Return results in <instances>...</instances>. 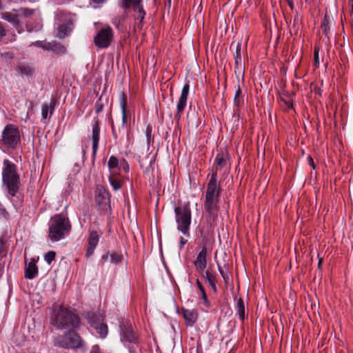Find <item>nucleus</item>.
Listing matches in <instances>:
<instances>
[{"instance_id": "obj_51", "label": "nucleus", "mask_w": 353, "mask_h": 353, "mask_svg": "<svg viewBox=\"0 0 353 353\" xmlns=\"http://www.w3.org/2000/svg\"><path fill=\"white\" fill-rule=\"evenodd\" d=\"M287 1H288V3L289 6L292 10L294 8V3H293L292 0H287Z\"/></svg>"}, {"instance_id": "obj_43", "label": "nucleus", "mask_w": 353, "mask_h": 353, "mask_svg": "<svg viewBox=\"0 0 353 353\" xmlns=\"http://www.w3.org/2000/svg\"><path fill=\"white\" fill-rule=\"evenodd\" d=\"M196 285L201 293L205 291L203 285H202V283H201V281L199 279H196Z\"/></svg>"}, {"instance_id": "obj_25", "label": "nucleus", "mask_w": 353, "mask_h": 353, "mask_svg": "<svg viewBox=\"0 0 353 353\" xmlns=\"http://www.w3.org/2000/svg\"><path fill=\"white\" fill-rule=\"evenodd\" d=\"M56 104V100L53 99L50 104L44 103L42 105V117L43 119H47L48 111L50 109V114L52 113V111L54 108Z\"/></svg>"}, {"instance_id": "obj_9", "label": "nucleus", "mask_w": 353, "mask_h": 353, "mask_svg": "<svg viewBox=\"0 0 353 353\" xmlns=\"http://www.w3.org/2000/svg\"><path fill=\"white\" fill-rule=\"evenodd\" d=\"M112 36V30L110 27L102 28L94 38V44L100 48H106L110 45Z\"/></svg>"}, {"instance_id": "obj_58", "label": "nucleus", "mask_w": 353, "mask_h": 353, "mask_svg": "<svg viewBox=\"0 0 353 353\" xmlns=\"http://www.w3.org/2000/svg\"><path fill=\"white\" fill-rule=\"evenodd\" d=\"M351 1H353V0H348L349 3H350Z\"/></svg>"}, {"instance_id": "obj_50", "label": "nucleus", "mask_w": 353, "mask_h": 353, "mask_svg": "<svg viewBox=\"0 0 353 353\" xmlns=\"http://www.w3.org/2000/svg\"><path fill=\"white\" fill-rule=\"evenodd\" d=\"M318 257H319L318 268L320 269L322 265V263H323V258L319 257V255H318Z\"/></svg>"}, {"instance_id": "obj_3", "label": "nucleus", "mask_w": 353, "mask_h": 353, "mask_svg": "<svg viewBox=\"0 0 353 353\" xmlns=\"http://www.w3.org/2000/svg\"><path fill=\"white\" fill-rule=\"evenodd\" d=\"M70 229V221L65 214H55L50 220L48 236L52 241H60Z\"/></svg>"}, {"instance_id": "obj_4", "label": "nucleus", "mask_w": 353, "mask_h": 353, "mask_svg": "<svg viewBox=\"0 0 353 353\" xmlns=\"http://www.w3.org/2000/svg\"><path fill=\"white\" fill-rule=\"evenodd\" d=\"M3 170L2 172L3 183L8 189V193L14 196L19 188V176L17 173L15 164L8 159L3 161Z\"/></svg>"}, {"instance_id": "obj_53", "label": "nucleus", "mask_w": 353, "mask_h": 353, "mask_svg": "<svg viewBox=\"0 0 353 353\" xmlns=\"http://www.w3.org/2000/svg\"><path fill=\"white\" fill-rule=\"evenodd\" d=\"M108 254H105V255H103V256H102V259H103V260H105V261H106V260L108 259Z\"/></svg>"}, {"instance_id": "obj_16", "label": "nucleus", "mask_w": 353, "mask_h": 353, "mask_svg": "<svg viewBox=\"0 0 353 353\" xmlns=\"http://www.w3.org/2000/svg\"><path fill=\"white\" fill-rule=\"evenodd\" d=\"M99 242V235L97 232L92 231L88 238V246L86 250L85 256L89 258L94 251V248Z\"/></svg>"}, {"instance_id": "obj_36", "label": "nucleus", "mask_w": 353, "mask_h": 353, "mask_svg": "<svg viewBox=\"0 0 353 353\" xmlns=\"http://www.w3.org/2000/svg\"><path fill=\"white\" fill-rule=\"evenodd\" d=\"M110 257H111V263H118L119 261H121L122 255L114 252L110 255Z\"/></svg>"}, {"instance_id": "obj_28", "label": "nucleus", "mask_w": 353, "mask_h": 353, "mask_svg": "<svg viewBox=\"0 0 353 353\" xmlns=\"http://www.w3.org/2000/svg\"><path fill=\"white\" fill-rule=\"evenodd\" d=\"M71 30V29L68 27V26L67 24H61L59 26V28H58V34H57V37L61 38V39H63L64 38L65 36H67V34H68V32H70Z\"/></svg>"}, {"instance_id": "obj_20", "label": "nucleus", "mask_w": 353, "mask_h": 353, "mask_svg": "<svg viewBox=\"0 0 353 353\" xmlns=\"http://www.w3.org/2000/svg\"><path fill=\"white\" fill-rule=\"evenodd\" d=\"M21 14H14L6 12L4 14L3 19L8 22L12 23L15 26H19L21 23Z\"/></svg>"}, {"instance_id": "obj_48", "label": "nucleus", "mask_w": 353, "mask_h": 353, "mask_svg": "<svg viewBox=\"0 0 353 353\" xmlns=\"http://www.w3.org/2000/svg\"><path fill=\"white\" fill-rule=\"evenodd\" d=\"M188 242L187 240L184 239L183 237H181L180 238V245H181V248L183 247V245L185 244H186Z\"/></svg>"}, {"instance_id": "obj_18", "label": "nucleus", "mask_w": 353, "mask_h": 353, "mask_svg": "<svg viewBox=\"0 0 353 353\" xmlns=\"http://www.w3.org/2000/svg\"><path fill=\"white\" fill-rule=\"evenodd\" d=\"M38 274V268L36 265V262L34 259L26 266L25 268V277L28 279H32Z\"/></svg>"}, {"instance_id": "obj_13", "label": "nucleus", "mask_w": 353, "mask_h": 353, "mask_svg": "<svg viewBox=\"0 0 353 353\" xmlns=\"http://www.w3.org/2000/svg\"><path fill=\"white\" fill-rule=\"evenodd\" d=\"M207 249L203 247L201 250L197 254L196 259L194 263L196 269L200 272H203L207 265Z\"/></svg>"}, {"instance_id": "obj_11", "label": "nucleus", "mask_w": 353, "mask_h": 353, "mask_svg": "<svg viewBox=\"0 0 353 353\" xmlns=\"http://www.w3.org/2000/svg\"><path fill=\"white\" fill-rule=\"evenodd\" d=\"M95 202L102 209L110 207V197L108 192L101 185H97L95 189Z\"/></svg>"}, {"instance_id": "obj_44", "label": "nucleus", "mask_w": 353, "mask_h": 353, "mask_svg": "<svg viewBox=\"0 0 353 353\" xmlns=\"http://www.w3.org/2000/svg\"><path fill=\"white\" fill-rule=\"evenodd\" d=\"M307 163L309 164V165L312 168V169H315V164H314V160L312 159V157L309 155L307 158Z\"/></svg>"}, {"instance_id": "obj_45", "label": "nucleus", "mask_w": 353, "mask_h": 353, "mask_svg": "<svg viewBox=\"0 0 353 353\" xmlns=\"http://www.w3.org/2000/svg\"><path fill=\"white\" fill-rule=\"evenodd\" d=\"M241 58L240 56V50H236V55H235V62L236 64H238L239 61H241Z\"/></svg>"}, {"instance_id": "obj_5", "label": "nucleus", "mask_w": 353, "mask_h": 353, "mask_svg": "<svg viewBox=\"0 0 353 353\" xmlns=\"http://www.w3.org/2000/svg\"><path fill=\"white\" fill-rule=\"evenodd\" d=\"M176 229L187 237H190L192 222V211L188 204L180 205L174 208Z\"/></svg>"}, {"instance_id": "obj_42", "label": "nucleus", "mask_w": 353, "mask_h": 353, "mask_svg": "<svg viewBox=\"0 0 353 353\" xmlns=\"http://www.w3.org/2000/svg\"><path fill=\"white\" fill-rule=\"evenodd\" d=\"M52 48V42H46L43 41V44L42 46V49L48 51H51Z\"/></svg>"}, {"instance_id": "obj_30", "label": "nucleus", "mask_w": 353, "mask_h": 353, "mask_svg": "<svg viewBox=\"0 0 353 353\" xmlns=\"http://www.w3.org/2000/svg\"><path fill=\"white\" fill-rule=\"evenodd\" d=\"M34 12V10L32 9H28V8H21L19 10L18 14H21V17L22 16L25 17H30Z\"/></svg>"}, {"instance_id": "obj_2", "label": "nucleus", "mask_w": 353, "mask_h": 353, "mask_svg": "<svg viewBox=\"0 0 353 353\" xmlns=\"http://www.w3.org/2000/svg\"><path fill=\"white\" fill-rule=\"evenodd\" d=\"M80 319L71 310L60 306L53 311L51 324L58 330H75L79 326Z\"/></svg>"}, {"instance_id": "obj_33", "label": "nucleus", "mask_w": 353, "mask_h": 353, "mask_svg": "<svg viewBox=\"0 0 353 353\" xmlns=\"http://www.w3.org/2000/svg\"><path fill=\"white\" fill-rule=\"evenodd\" d=\"M119 169L121 170H122L124 172L129 171V169H130L129 165L125 159H122L120 160L119 164Z\"/></svg>"}, {"instance_id": "obj_55", "label": "nucleus", "mask_w": 353, "mask_h": 353, "mask_svg": "<svg viewBox=\"0 0 353 353\" xmlns=\"http://www.w3.org/2000/svg\"><path fill=\"white\" fill-rule=\"evenodd\" d=\"M101 108H102V106H100L99 108H97V112H99L101 110Z\"/></svg>"}, {"instance_id": "obj_6", "label": "nucleus", "mask_w": 353, "mask_h": 353, "mask_svg": "<svg viewBox=\"0 0 353 353\" xmlns=\"http://www.w3.org/2000/svg\"><path fill=\"white\" fill-rule=\"evenodd\" d=\"M68 330L54 339V346L65 349H79L83 347L85 343L79 334L74 330Z\"/></svg>"}, {"instance_id": "obj_1", "label": "nucleus", "mask_w": 353, "mask_h": 353, "mask_svg": "<svg viewBox=\"0 0 353 353\" xmlns=\"http://www.w3.org/2000/svg\"><path fill=\"white\" fill-rule=\"evenodd\" d=\"M221 183L218 181L216 170H212L210 179L207 184L204 208L206 212L205 221L210 228L216 225L220 208Z\"/></svg>"}, {"instance_id": "obj_12", "label": "nucleus", "mask_w": 353, "mask_h": 353, "mask_svg": "<svg viewBox=\"0 0 353 353\" xmlns=\"http://www.w3.org/2000/svg\"><path fill=\"white\" fill-rule=\"evenodd\" d=\"M141 2L142 0H134V20L139 21L137 23L139 28L143 27V20L146 14Z\"/></svg>"}, {"instance_id": "obj_21", "label": "nucleus", "mask_w": 353, "mask_h": 353, "mask_svg": "<svg viewBox=\"0 0 353 353\" xmlns=\"http://www.w3.org/2000/svg\"><path fill=\"white\" fill-rule=\"evenodd\" d=\"M228 157V154H224L223 152L218 153L215 158V164H216V170L217 171L218 168H223L226 165L227 159Z\"/></svg>"}, {"instance_id": "obj_31", "label": "nucleus", "mask_w": 353, "mask_h": 353, "mask_svg": "<svg viewBox=\"0 0 353 353\" xmlns=\"http://www.w3.org/2000/svg\"><path fill=\"white\" fill-rule=\"evenodd\" d=\"M319 50L320 48L318 46H315L314 48V65L316 68H319L320 62H319Z\"/></svg>"}, {"instance_id": "obj_35", "label": "nucleus", "mask_w": 353, "mask_h": 353, "mask_svg": "<svg viewBox=\"0 0 353 353\" xmlns=\"http://www.w3.org/2000/svg\"><path fill=\"white\" fill-rule=\"evenodd\" d=\"M201 299L203 301V303L204 306L206 307L207 308H210L211 307V304L208 299L206 292L205 291L203 292H201Z\"/></svg>"}, {"instance_id": "obj_39", "label": "nucleus", "mask_w": 353, "mask_h": 353, "mask_svg": "<svg viewBox=\"0 0 353 353\" xmlns=\"http://www.w3.org/2000/svg\"><path fill=\"white\" fill-rule=\"evenodd\" d=\"M132 4V0H122L121 3V6L123 9H127L130 7Z\"/></svg>"}, {"instance_id": "obj_54", "label": "nucleus", "mask_w": 353, "mask_h": 353, "mask_svg": "<svg viewBox=\"0 0 353 353\" xmlns=\"http://www.w3.org/2000/svg\"><path fill=\"white\" fill-rule=\"evenodd\" d=\"M296 23H298V19H296V18H295V19H294V26H295V24H296Z\"/></svg>"}, {"instance_id": "obj_10", "label": "nucleus", "mask_w": 353, "mask_h": 353, "mask_svg": "<svg viewBox=\"0 0 353 353\" xmlns=\"http://www.w3.org/2000/svg\"><path fill=\"white\" fill-rule=\"evenodd\" d=\"M189 90L190 85L189 83L188 82L184 84L182 88L181 93L176 105V112L174 114V119L177 122H179L181 119L182 114L186 107Z\"/></svg>"}, {"instance_id": "obj_56", "label": "nucleus", "mask_w": 353, "mask_h": 353, "mask_svg": "<svg viewBox=\"0 0 353 353\" xmlns=\"http://www.w3.org/2000/svg\"><path fill=\"white\" fill-rule=\"evenodd\" d=\"M350 3H351V9L353 10V1H351Z\"/></svg>"}, {"instance_id": "obj_59", "label": "nucleus", "mask_w": 353, "mask_h": 353, "mask_svg": "<svg viewBox=\"0 0 353 353\" xmlns=\"http://www.w3.org/2000/svg\"><path fill=\"white\" fill-rule=\"evenodd\" d=\"M133 96H134V99L135 98V94L134 93L133 94Z\"/></svg>"}, {"instance_id": "obj_8", "label": "nucleus", "mask_w": 353, "mask_h": 353, "mask_svg": "<svg viewBox=\"0 0 353 353\" xmlns=\"http://www.w3.org/2000/svg\"><path fill=\"white\" fill-rule=\"evenodd\" d=\"M89 323L90 326L99 334L100 338H105L108 332V329L105 322V317L103 314L100 313L92 314L89 318Z\"/></svg>"}, {"instance_id": "obj_40", "label": "nucleus", "mask_w": 353, "mask_h": 353, "mask_svg": "<svg viewBox=\"0 0 353 353\" xmlns=\"http://www.w3.org/2000/svg\"><path fill=\"white\" fill-rule=\"evenodd\" d=\"M0 55L1 58L6 59H12L14 57L13 53L10 52L1 53Z\"/></svg>"}, {"instance_id": "obj_17", "label": "nucleus", "mask_w": 353, "mask_h": 353, "mask_svg": "<svg viewBox=\"0 0 353 353\" xmlns=\"http://www.w3.org/2000/svg\"><path fill=\"white\" fill-rule=\"evenodd\" d=\"M181 313L188 326H192L197 320L198 313L194 309H182Z\"/></svg>"}, {"instance_id": "obj_52", "label": "nucleus", "mask_w": 353, "mask_h": 353, "mask_svg": "<svg viewBox=\"0 0 353 353\" xmlns=\"http://www.w3.org/2000/svg\"><path fill=\"white\" fill-rule=\"evenodd\" d=\"M105 1V0H92V1L97 4H101V3H103Z\"/></svg>"}, {"instance_id": "obj_49", "label": "nucleus", "mask_w": 353, "mask_h": 353, "mask_svg": "<svg viewBox=\"0 0 353 353\" xmlns=\"http://www.w3.org/2000/svg\"><path fill=\"white\" fill-rule=\"evenodd\" d=\"M99 348L97 345H95L92 347V351L90 353H99Z\"/></svg>"}, {"instance_id": "obj_7", "label": "nucleus", "mask_w": 353, "mask_h": 353, "mask_svg": "<svg viewBox=\"0 0 353 353\" xmlns=\"http://www.w3.org/2000/svg\"><path fill=\"white\" fill-rule=\"evenodd\" d=\"M3 144L9 148H16L20 142V134L19 128L12 124L7 125L2 132Z\"/></svg>"}, {"instance_id": "obj_37", "label": "nucleus", "mask_w": 353, "mask_h": 353, "mask_svg": "<svg viewBox=\"0 0 353 353\" xmlns=\"http://www.w3.org/2000/svg\"><path fill=\"white\" fill-rule=\"evenodd\" d=\"M6 255V246L5 242L1 239L0 240V256L1 257H4Z\"/></svg>"}, {"instance_id": "obj_57", "label": "nucleus", "mask_w": 353, "mask_h": 353, "mask_svg": "<svg viewBox=\"0 0 353 353\" xmlns=\"http://www.w3.org/2000/svg\"><path fill=\"white\" fill-rule=\"evenodd\" d=\"M112 130H114V125L112 124Z\"/></svg>"}, {"instance_id": "obj_19", "label": "nucleus", "mask_w": 353, "mask_h": 353, "mask_svg": "<svg viewBox=\"0 0 353 353\" xmlns=\"http://www.w3.org/2000/svg\"><path fill=\"white\" fill-rule=\"evenodd\" d=\"M235 310L239 319L243 320L245 318V307L242 298L236 299Z\"/></svg>"}, {"instance_id": "obj_22", "label": "nucleus", "mask_w": 353, "mask_h": 353, "mask_svg": "<svg viewBox=\"0 0 353 353\" xmlns=\"http://www.w3.org/2000/svg\"><path fill=\"white\" fill-rule=\"evenodd\" d=\"M120 103H121V108L122 110V123H123V125H124L126 124L127 120H128L127 97L124 94V92L122 93Z\"/></svg>"}, {"instance_id": "obj_41", "label": "nucleus", "mask_w": 353, "mask_h": 353, "mask_svg": "<svg viewBox=\"0 0 353 353\" xmlns=\"http://www.w3.org/2000/svg\"><path fill=\"white\" fill-rule=\"evenodd\" d=\"M281 100L285 104V105L289 108H293V103H292V99H284V98H281Z\"/></svg>"}, {"instance_id": "obj_38", "label": "nucleus", "mask_w": 353, "mask_h": 353, "mask_svg": "<svg viewBox=\"0 0 353 353\" xmlns=\"http://www.w3.org/2000/svg\"><path fill=\"white\" fill-rule=\"evenodd\" d=\"M218 270H219L221 276L225 281V282L227 283L228 281V276L227 273L223 270L222 268L219 264H218Z\"/></svg>"}, {"instance_id": "obj_34", "label": "nucleus", "mask_w": 353, "mask_h": 353, "mask_svg": "<svg viewBox=\"0 0 353 353\" xmlns=\"http://www.w3.org/2000/svg\"><path fill=\"white\" fill-rule=\"evenodd\" d=\"M110 182L114 190H117L121 188V183L117 179L112 176L110 177Z\"/></svg>"}, {"instance_id": "obj_29", "label": "nucleus", "mask_w": 353, "mask_h": 353, "mask_svg": "<svg viewBox=\"0 0 353 353\" xmlns=\"http://www.w3.org/2000/svg\"><path fill=\"white\" fill-rule=\"evenodd\" d=\"M119 161L118 159L114 156L110 157L108 166L110 170H112L116 168H119Z\"/></svg>"}, {"instance_id": "obj_23", "label": "nucleus", "mask_w": 353, "mask_h": 353, "mask_svg": "<svg viewBox=\"0 0 353 353\" xmlns=\"http://www.w3.org/2000/svg\"><path fill=\"white\" fill-rule=\"evenodd\" d=\"M121 341L124 343L128 342L131 343L132 341V331L130 329H126L125 326L121 325Z\"/></svg>"}, {"instance_id": "obj_32", "label": "nucleus", "mask_w": 353, "mask_h": 353, "mask_svg": "<svg viewBox=\"0 0 353 353\" xmlns=\"http://www.w3.org/2000/svg\"><path fill=\"white\" fill-rule=\"evenodd\" d=\"M55 256H56V252H54V251H49L48 252H47L45 254L44 259L46 260V261L48 264H50L52 263V261H53L55 259Z\"/></svg>"}, {"instance_id": "obj_14", "label": "nucleus", "mask_w": 353, "mask_h": 353, "mask_svg": "<svg viewBox=\"0 0 353 353\" xmlns=\"http://www.w3.org/2000/svg\"><path fill=\"white\" fill-rule=\"evenodd\" d=\"M204 279L209 283L214 294L217 293L216 284L218 283L217 274L212 268H208L203 275Z\"/></svg>"}, {"instance_id": "obj_27", "label": "nucleus", "mask_w": 353, "mask_h": 353, "mask_svg": "<svg viewBox=\"0 0 353 353\" xmlns=\"http://www.w3.org/2000/svg\"><path fill=\"white\" fill-rule=\"evenodd\" d=\"M51 51L57 54H64L66 51V48L61 43L56 41H52Z\"/></svg>"}, {"instance_id": "obj_26", "label": "nucleus", "mask_w": 353, "mask_h": 353, "mask_svg": "<svg viewBox=\"0 0 353 353\" xmlns=\"http://www.w3.org/2000/svg\"><path fill=\"white\" fill-rule=\"evenodd\" d=\"M243 103V96L242 95L241 88L239 85H238V88L235 92L234 103L236 106H240Z\"/></svg>"}, {"instance_id": "obj_47", "label": "nucleus", "mask_w": 353, "mask_h": 353, "mask_svg": "<svg viewBox=\"0 0 353 353\" xmlns=\"http://www.w3.org/2000/svg\"><path fill=\"white\" fill-rule=\"evenodd\" d=\"M43 44V41H35V42L32 43V46H37L38 48H42Z\"/></svg>"}, {"instance_id": "obj_24", "label": "nucleus", "mask_w": 353, "mask_h": 353, "mask_svg": "<svg viewBox=\"0 0 353 353\" xmlns=\"http://www.w3.org/2000/svg\"><path fill=\"white\" fill-rule=\"evenodd\" d=\"M17 71H19L21 74H24L27 77H31L34 72V69L30 65L22 64L17 68Z\"/></svg>"}, {"instance_id": "obj_46", "label": "nucleus", "mask_w": 353, "mask_h": 353, "mask_svg": "<svg viewBox=\"0 0 353 353\" xmlns=\"http://www.w3.org/2000/svg\"><path fill=\"white\" fill-rule=\"evenodd\" d=\"M6 35V31L2 26V24L0 23V39H2Z\"/></svg>"}, {"instance_id": "obj_15", "label": "nucleus", "mask_w": 353, "mask_h": 353, "mask_svg": "<svg viewBox=\"0 0 353 353\" xmlns=\"http://www.w3.org/2000/svg\"><path fill=\"white\" fill-rule=\"evenodd\" d=\"M99 133H100V128H99V120H95L92 125V155L94 156L97 153V150L98 148V144L99 141Z\"/></svg>"}]
</instances>
